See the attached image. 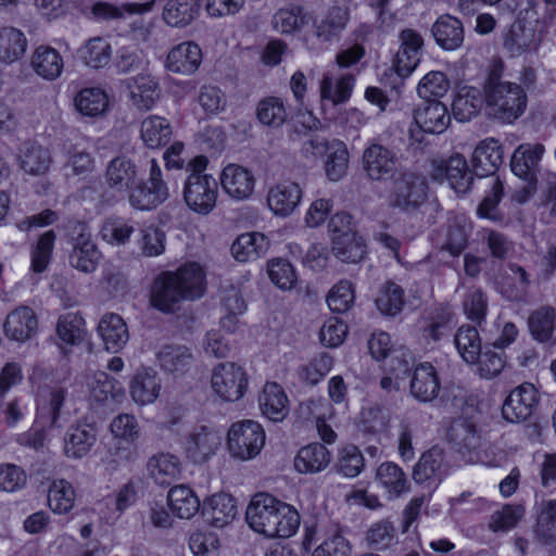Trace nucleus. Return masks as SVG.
I'll list each match as a JSON object with an SVG mask.
<instances>
[{
  "label": "nucleus",
  "mask_w": 556,
  "mask_h": 556,
  "mask_svg": "<svg viewBox=\"0 0 556 556\" xmlns=\"http://www.w3.org/2000/svg\"><path fill=\"white\" fill-rule=\"evenodd\" d=\"M245 519L254 532L268 539L291 538L301 523L295 507L268 493H257L251 498Z\"/></svg>",
  "instance_id": "f257e3e1"
},
{
  "label": "nucleus",
  "mask_w": 556,
  "mask_h": 556,
  "mask_svg": "<svg viewBox=\"0 0 556 556\" xmlns=\"http://www.w3.org/2000/svg\"><path fill=\"white\" fill-rule=\"evenodd\" d=\"M245 368L235 362H223L213 367L210 376L212 395L222 403L240 401L249 389Z\"/></svg>",
  "instance_id": "f03ea898"
},
{
  "label": "nucleus",
  "mask_w": 556,
  "mask_h": 556,
  "mask_svg": "<svg viewBox=\"0 0 556 556\" xmlns=\"http://www.w3.org/2000/svg\"><path fill=\"white\" fill-rule=\"evenodd\" d=\"M169 197L162 169L155 159H151L149 177L137 178L127 190L129 205L137 211H152L163 204Z\"/></svg>",
  "instance_id": "7ed1b4c3"
},
{
  "label": "nucleus",
  "mask_w": 556,
  "mask_h": 556,
  "mask_svg": "<svg viewBox=\"0 0 556 556\" xmlns=\"http://www.w3.org/2000/svg\"><path fill=\"white\" fill-rule=\"evenodd\" d=\"M266 442V433L261 424L245 419L232 424L227 432V447L231 457L239 460L255 458Z\"/></svg>",
  "instance_id": "20e7f679"
},
{
  "label": "nucleus",
  "mask_w": 556,
  "mask_h": 556,
  "mask_svg": "<svg viewBox=\"0 0 556 556\" xmlns=\"http://www.w3.org/2000/svg\"><path fill=\"white\" fill-rule=\"evenodd\" d=\"M428 191L425 177L417 173H403L393 182L392 205L407 212L417 210L427 201Z\"/></svg>",
  "instance_id": "39448f33"
},
{
  "label": "nucleus",
  "mask_w": 556,
  "mask_h": 556,
  "mask_svg": "<svg viewBox=\"0 0 556 556\" xmlns=\"http://www.w3.org/2000/svg\"><path fill=\"white\" fill-rule=\"evenodd\" d=\"M494 100L484 99L490 113L503 123L511 124L518 119L527 109L528 97L526 90L518 84L504 88Z\"/></svg>",
  "instance_id": "423d86ee"
},
{
  "label": "nucleus",
  "mask_w": 556,
  "mask_h": 556,
  "mask_svg": "<svg viewBox=\"0 0 556 556\" xmlns=\"http://www.w3.org/2000/svg\"><path fill=\"white\" fill-rule=\"evenodd\" d=\"M539 404V392L529 382L516 387L502 405V416L508 422L527 420Z\"/></svg>",
  "instance_id": "0eeeda50"
},
{
  "label": "nucleus",
  "mask_w": 556,
  "mask_h": 556,
  "mask_svg": "<svg viewBox=\"0 0 556 556\" xmlns=\"http://www.w3.org/2000/svg\"><path fill=\"white\" fill-rule=\"evenodd\" d=\"M217 197L218 182L215 178L184 182V202L195 214L208 215L216 206Z\"/></svg>",
  "instance_id": "6e6552de"
},
{
  "label": "nucleus",
  "mask_w": 556,
  "mask_h": 556,
  "mask_svg": "<svg viewBox=\"0 0 556 556\" xmlns=\"http://www.w3.org/2000/svg\"><path fill=\"white\" fill-rule=\"evenodd\" d=\"M220 444L222 437L218 431L207 427H200L188 434L182 448L189 462L201 465L216 454Z\"/></svg>",
  "instance_id": "1a4fd4ad"
},
{
  "label": "nucleus",
  "mask_w": 556,
  "mask_h": 556,
  "mask_svg": "<svg viewBox=\"0 0 556 556\" xmlns=\"http://www.w3.org/2000/svg\"><path fill=\"white\" fill-rule=\"evenodd\" d=\"M400 48L393 60V67L396 74L408 77L418 66L424 48V38L415 29L405 28L400 31Z\"/></svg>",
  "instance_id": "9d476101"
},
{
  "label": "nucleus",
  "mask_w": 556,
  "mask_h": 556,
  "mask_svg": "<svg viewBox=\"0 0 556 556\" xmlns=\"http://www.w3.org/2000/svg\"><path fill=\"white\" fill-rule=\"evenodd\" d=\"M38 328L39 320L36 312L26 305L10 311L2 325L4 337L18 343L33 339Z\"/></svg>",
  "instance_id": "9b49d317"
},
{
  "label": "nucleus",
  "mask_w": 556,
  "mask_h": 556,
  "mask_svg": "<svg viewBox=\"0 0 556 556\" xmlns=\"http://www.w3.org/2000/svg\"><path fill=\"white\" fill-rule=\"evenodd\" d=\"M452 115L440 100H424L414 110V123L424 134L440 135L451 124Z\"/></svg>",
  "instance_id": "f8f14e48"
},
{
  "label": "nucleus",
  "mask_w": 556,
  "mask_h": 556,
  "mask_svg": "<svg viewBox=\"0 0 556 556\" xmlns=\"http://www.w3.org/2000/svg\"><path fill=\"white\" fill-rule=\"evenodd\" d=\"M307 144L306 150H311L315 155L327 153L325 172L329 180L339 181L344 177L349 164V151L343 142L338 141L330 146L324 139L312 138Z\"/></svg>",
  "instance_id": "ddd939ff"
},
{
  "label": "nucleus",
  "mask_w": 556,
  "mask_h": 556,
  "mask_svg": "<svg viewBox=\"0 0 556 556\" xmlns=\"http://www.w3.org/2000/svg\"><path fill=\"white\" fill-rule=\"evenodd\" d=\"M503 163V144L496 138L489 137L481 140L472 152V170L479 178L494 176Z\"/></svg>",
  "instance_id": "4468645a"
},
{
  "label": "nucleus",
  "mask_w": 556,
  "mask_h": 556,
  "mask_svg": "<svg viewBox=\"0 0 556 556\" xmlns=\"http://www.w3.org/2000/svg\"><path fill=\"white\" fill-rule=\"evenodd\" d=\"M544 153V146L520 144L510 159V170L518 178L527 184H538L540 162Z\"/></svg>",
  "instance_id": "2eb2a0df"
},
{
  "label": "nucleus",
  "mask_w": 556,
  "mask_h": 556,
  "mask_svg": "<svg viewBox=\"0 0 556 556\" xmlns=\"http://www.w3.org/2000/svg\"><path fill=\"white\" fill-rule=\"evenodd\" d=\"M220 185L225 193L230 198L245 200L254 191L255 178L248 168L230 163L220 173Z\"/></svg>",
  "instance_id": "dca6fc26"
},
{
  "label": "nucleus",
  "mask_w": 556,
  "mask_h": 556,
  "mask_svg": "<svg viewBox=\"0 0 556 556\" xmlns=\"http://www.w3.org/2000/svg\"><path fill=\"white\" fill-rule=\"evenodd\" d=\"M149 477L159 485H169L180 479L184 465L180 457L170 452H157L147 463Z\"/></svg>",
  "instance_id": "f3484780"
},
{
  "label": "nucleus",
  "mask_w": 556,
  "mask_h": 556,
  "mask_svg": "<svg viewBox=\"0 0 556 556\" xmlns=\"http://www.w3.org/2000/svg\"><path fill=\"white\" fill-rule=\"evenodd\" d=\"M167 273L172 276L173 282L185 300H195L204 294L206 289L205 274L199 264L188 263L175 271Z\"/></svg>",
  "instance_id": "a211bd4d"
},
{
  "label": "nucleus",
  "mask_w": 556,
  "mask_h": 556,
  "mask_svg": "<svg viewBox=\"0 0 556 556\" xmlns=\"http://www.w3.org/2000/svg\"><path fill=\"white\" fill-rule=\"evenodd\" d=\"M431 34L435 43L444 51L459 49L465 40L463 22L451 15H440L431 27Z\"/></svg>",
  "instance_id": "6ab92c4d"
},
{
  "label": "nucleus",
  "mask_w": 556,
  "mask_h": 556,
  "mask_svg": "<svg viewBox=\"0 0 556 556\" xmlns=\"http://www.w3.org/2000/svg\"><path fill=\"white\" fill-rule=\"evenodd\" d=\"M363 164L370 179L386 180L393 175L395 156L391 150L382 144L372 143L363 153Z\"/></svg>",
  "instance_id": "aec40b11"
},
{
  "label": "nucleus",
  "mask_w": 556,
  "mask_h": 556,
  "mask_svg": "<svg viewBox=\"0 0 556 556\" xmlns=\"http://www.w3.org/2000/svg\"><path fill=\"white\" fill-rule=\"evenodd\" d=\"M351 18L348 7H329L318 22L315 23V35L320 42L331 43L338 40Z\"/></svg>",
  "instance_id": "412c9836"
},
{
  "label": "nucleus",
  "mask_w": 556,
  "mask_h": 556,
  "mask_svg": "<svg viewBox=\"0 0 556 556\" xmlns=\"http://www.w3.org/2000/svg\"><path fill=\"white\" fill-rule=\"evenodd\" d=\"M97 332L104 349L113 353L119 352L129 340V331L125 320L115 313H108L101 317Z\"/></svg>",
  "instance_id": "4be33fe9"
},
{
  "label": "nucleus",
  "mask_w": 556,
  "mask_h": 556,
  "mask_svg": "<svg viewBox=\"0 0 556 556\" xmlns=\"http://www.w3.org/2000/svg\"><path fill=\"white\" fill-rule=\"evenodd\" d=\"M303 190L299 184L282 181L271 187L267 194V205L277 216H288L301 202Z\"/></svg>",
  "instance_id": "5701e85b"
},
{
  "label": "nucleus",
  "mask_w": 556,
  "mask_h": 556,
  "mask_svg": "<svg viewBox=\"0 0 556 556\" xmlns=\"http://www.w3.org/2000/svg\"><path fill=\"white\" fill-rule=\"evenodd\" d=\"M257 401L262 415L270 421L280 422L289 414V399L276 382H266Z\"/></svg>",
  "instance_id": "b1692460"
},
{
  "label": "nucleus",
  "mask_w": 556,
  "mask_h": 556,
  "mask_svg": "<svg viewBox=\"0 0 556 556\" xmlns=\"http://www.w3.org/2000/svg\"><path fill=\"white\" fill-rule=\"evenodd\" d=\"M437 173L444 176L450 187L456 192L465 194L470 190L475 173L469 167L467 160L462 154L448 157L437 167Z\"/></svg>",
  "instance_id": "393cba45"
},
{
  "label": "nucleus",
  "mask_w": 556,
  "mask_h": 556,
  "mask_svg": "<svg viewBox=\"0 0 556 556\" xmlns=\"http://www.w3.org/2000/svg\"><path fill=\"white\" fill-rule=\"evenodd\" d=\"M202 62V50L193 41H184L173 47L166 58L168 71L177 74H192Z\"/></svg>",
  "instance_id": "a878e982"
},
{
  "label": "nucleus",
  "mask_w": 556,
  "mask_h": 556,
  "mask_svg": "<svg viewBox=\"0 0 556 556\" xmlns=\"http://www.w3.org/2000/svg\"><path fill=\"white\" fill-rule=\"evenodd\" d=\"M161 389V379L152 368L139 369L129 384L132 401L141 406L154 403L160 396Z\"/></svg>",
  "instance_id": "bb28decb"
},
{
  "label": "nucleus",
  "mask_w": 556,
  "mask_h": 556,
  "mask_svg": "<svg viewBox=\"0 0 556 556\" xmlns=\"http://www.w3.org/2000/svg\"><path fill=\"white\" fill-rule=\"evenodd\" d=\"M484 101V92L473 86L460 87L452 102V114L457 122H469L477 116Z\"/></svg>",
  "instance_id": "cd10ccee"
},
{
  "label": "nucleus",
  "mask_w": 556,
  "mask_h": 556,
  "mask_svg": "<svg viewBox=\"0 0 556 556\" xmlns=\"http://www.w3.org/2000/svg\"><path fill=\"white\" fill-rule=\"evenodd\" d=\"M110 105V96L101 87L81 88L74 97L76 111L86 117H101L109 111Z\"/></svg>",
  "instance_id": "c85d7f7f"
},
{
  "label": "nucleus",
  "mask_w": 556,
  "mask_h": 556,
  "mask_svg": "<svg viewBox=\"0 0 556 556\" xmlns=\"http://www.w3.org/2000/svg\"><path fill=\"white\" fill-rule=\"evenodd\" d=\"M410 393L419 402L433 401L440 392V380L434 367L428 363L416 366L410 380Z\"/></svg>",
  "instance_id": "c756f323"
},
{
  "label": "nucleus",
  "mask_w": 556,
  "mask_h": 556,
  "mask_svg": "<svg viewBox=\"0 0 556 556\" xmlns=\"http://www.w3.org/2000/svg\"><path fill=\"white\" fill-rule=\"evenodd\" d=\"M203 511L216 528H224L237 517L236 500L228 493L219 492L204 501Z\"/></svg>",
  "instance_id": "7c9ffc66"
},
{
  "label": "nucleus",
  "mask_w": 556,
  "mask_h": 556,
  "mask_svg": "<svg viewBox=\"0 0 556 556\" xmlns=\"http://www.w3.org/2000/svg\"><path fill=\"white\" fill-rule=\"evenodd\" d=\"M157 358L161 367L176 377L188 374L194 366L192 352L189 348L180 344L163 346L157 354Z\"/></svg>",
  "instance_id": "2f4dec72"
},
{
  "label": "nucleus",
  "mask_w": 556,
  "mask_h": 556,
  "mask_svg": "<svg viewBox=\"0 0 556 556\" xmlns=\"http://www.w3.org/2000/svg\"><path fill=\"white\" fill-rule=\"evenodd\" d=\"M331 462L330 451L320 443H313L299 450L294 457V468L300 473H318Z\"/></svg>",
  "instance_id": "473e14b6"
},
{
  "label": "nucleus",
  "mask_w": 556,
  "mask_h": 556,
  "mask_svg": "<svg viewBox=\"0 0 556 556\" xmlns=\"http://www.w3.org/2000/svg\"><path fill=\"white\" fill-rule=\"evenodd\" d=\"M97 441L96 432L88 426H72L63 438V454L68 459H81Z\"/></svg>",
  "instance_id": "72a5a7b5"
},
{
  "label": "nucleus",
  "mask_w": 556,
  "mask_h": 556,
  "mask_svg": "<svg viewBox=\"0 0 556 556\" xmlns=\"http://www.w3.org/2000/svg\"><path fill=\"white\" fill-rule=\"evenodd\" d=\"M167 505L179 519H191L200 509V500L187 484H176L167 493Z\"/></svg>",
  "instance_id": "f704fd0d"
},
{
  "label": "nucleus",
  "mask_w": 556,
  "mask_h": 556,
  "mask_svg": "<svg viewBox=\"0 0 556 556\" xmlns=\"http://www.w3.org/2000/svg\"><path fill=\"white\" fill-rule=\"evenodd\" d=\"M185 300L178 291L167 271L161 274L153 282L150 292V302L153 307L161 312H172L175 305Z\"/></svg>",
  "instance_id": "c9c22d12"
},
{
  "label": "nucleus",
  "mask_w": 556,
  "mask_h": 556,
  "mask_svg": "<svg viewBox=\"0 0 556 556\" xmlns=\"http://www.w3.org/2000/svg\"><path fill=\"white\" fill-rule=\"evenodd\" d=\"M173 129L163 116L150 115L141 122L140 136L149 149H160L170 141Z\"/></svg>",
  "instance_id": "e433bc0d"
},
{
  "label": "nucleus",
  "mask_w": 556,
  "mask_h": 556,
  "mask_svg": "<svg viewBox=\"0 0 556 556\" xmlns=\"http://www.w3.org/2000/svg\"><path fill=\"white\" fill-rule=\"evenodd\" d=\"M328 230L332 237L331 243H366L357 230V223L348 212H337L328 223Z\"/></svg>",
  "instance_id": "4c0bfd02"
},
{
  "label": "nucleus",
  "mask_w": 556,
  "mask_h": 556,
  "mask_svg": "<svg viewBox=\"0 0 556 556\" xmlns=\"http://www.w3.org/2000/svg\"><path fill=\"white\" fill-rule=\"evenodd\" d=\"M376 480L389 498L399 497L408 490L406 475L394 463L381 464L377 469Z\"/></svg>",
  "instance_id": "58836bf2"
},
{
  "label": "nucleus",
  "mask_w": 556,
  "mask_h": 556,
  "mask_svg": "<svg viewBox=\"0 0 556 556\" xmlns=\"http://www.w3.org/2000/svg\"><path fill=\"white\" fill-rule=\"evenodd\" d=\"M31 65L38 76L53 80L61 75L64 63L58 50L40 46L31 56Z\"/></svg>",
  "instance_id": "ea45409f"
},
{
  "label": "nucleus",
  "mask_w": 556,
  "mask_h": 556,
  "mask_svg": "<svg viewBox=\"0 0 556 556\" xmlns=\"http://www.w3.org/2000/svg\"><path fill=\"white\" fill-rule=\"evenodd\" d=\"M304 410L315 420L320 439L326 443H333L337 434L327 424V421H332L336 417L332 405L321 400H311L302 406V412Z\"/></svg>",
  "instance_id": "a19ab883"
},
{
  "label": "nucleus",
  "mask_w": 556,
  "mask_h": 556,
  "mask_svg": "<svg viewBox=\"0 0 556 556\" xmlns=\"http://www.w3.org/2000/svg\"><path fill=\"white\" fill-rule=\"evenodd\" d=\"M137 178V165L126 156H116L106 168L108 184L117 190L127 191Z\"/></svg>",
  "instance_id": "79ce46f5"
},
{
  "label": "nucleus",
  "mask_w": 556,
  "mask_h": 556,
  "mask_svg": "<svg viewBox=\"0 0 556 556\" xmlns=\"http://www.w3.org/2000/svg\"><path fill=\"white\" fill-rule=\"evenodd\" d=\"M198 0H168L163 9V20L172 27H185L199 14Z\"/></svg>",
  "instance_id": "37998d69"
},
{
  "label": "nucleus",
  "mask_w": 556,
  "mask_h": 556,
  "mask_svg": "<svg viewBox=\"0 0 556 556\" xmlns=\"http://www.w3.org/2000/svg\"><path fill=\"white\" fill-rule=\"evenodd\" d=\"M27 48L24 33L15 27L0 29V62L11 64L20 60Z\"/></svg>",
  "instance_id": "c03bdc74"
},
{
  "label": "nucleus",
  "mask_w": 556,
  "mask_h": 556,
  "mask_svg": "<svg viewBox=\"0 0 556 556\" xmlns=\"http://www.w3.org/2000/svg\"><path fill=\"white\" fill-rule=\"evenodd\" d=\"M131 100L139 110L152 109L160 98L159 83L151 75L140 74L130 86Z\"/></svg>",
  "instance_id": "a18cd8bd"
},
{
  "label": "nucleus",
  "mask_w": 556,
  "mask_h": 556,
  "mask_svg": "<svg viewBox=\"0 0 556 556\" xmlns=\"http://www.w3.org/2000/svg\"><path fill=\"white\" fill-rule=\"evenodd\" d=\"M76 493L71 482L56 479L48 490L49 508L58 515L68 514L75 506Z\"/></svg>",
  "instance_id": "49530a36"
},
{
  "label": "nucleus",
  "mask_w": 556,
  "mask_h": 556,
  "mask_svg": "<svg viewBox=\"0 0 556 556\" xmlns=\"http://www.w3.org/2000/svg\"><path fill=\"white\" fill-rule=\"evenodd\" d=\"M87 387L89 389L90 395L97 402H106L110 399H117L123 394L122 384L110 378L109 375L104 371H93L87 375Z\"/></svg>",
  "instance_id": "de8ad7c7"
},
{
  "label": "nucleus",
  "mask_w": 556,
  "mask_h": 556,
  "mask_svg": "<svg viewBox=\"0 0 556 556\" xmlns=\"http://www.w3.org/2000/svg\"><path fill=\"white\" fill-rule=\"evenodd\" d=\"M288 110L283 100L269 96L257 103L256 117L262 125L279 128L288 121Z\"/></svg>",
  "instance_id": "09e8293b"
},
{
  "label": "nucleus",
  "mask_w": 556,
  "mask_h": 556,
  "mask_svg": "<svg viewBox=\"0 0 556 556\" xmlns=\"http://www.w3.org/2000/svg\"><path fill=\"white\" fill-rule=\"evenodd\" d=\"M134 231L131 219L111 215L103 219L99 235L106 243H127Z\"/></svg>",
  "instance_id": "8fccbe9b"
},
{
  "label": "nucleus",
  "mask_w": 556,
  "mask_h": 556,
  "mask_svg": "<svg viewBox=\"0 0 556 556\" xmlns=\"http://www.w3.org/2000/svg\"><path fill=\"white\" fill-rule=\"evenodd\" d=\"M531 336L539 342H546L556 330V312L553 307L542 306L534 311L528 320Z\"/></svg>",
  "instance_id": "3c124183"
},
{
  "label": "nucleus",
  "mask_w": 556,
  "mask_h": 556,
  "mask_svg": "<svg viewBox=\"0 0 556 556\" xmlns=\"http://www.w3.org/2000/svg\"><path fill=\"white\" fill-rule=\"evenodd\" d=\"M454 342L459 355L466 363L473 364L478 361L481 354V339L475 327L468 325L459 327Z\"/></svg>",
  "instance_id": "603ef678"
},
{
  "label": "nucleus",
  "mask_w": 556,
  "mask_h": 556,
  "mask_svg": "<svg viewBox=\"0 0 556 556\" xmlns=\"http://www.w3.org/2000/svg\"><path fill=\"white\" fill-rule=\"evenodd\" d=\"M79 58L89 67L101 68L109 64L112 55V48L108 40L102 37L89 39L79 50Z\"/></svg>",
  "instance_id": "864d4df0"
},
{
  "label": "nucleus",
  "mask_w": 556,
  "mask_h": 556,
  "mask_svg": "<svg viewBox=\"0 0 556 556\" xmlns=\"http://www.w3.org/2000/svg\"><path fill=\"white\" fill-rule=\"evenodd\" d=\"M443 451L439 447H432L424 453L414 468V479L421 483L432 478H441L443 475Z\"/></svg>",
  "instance_id": "5fc2aeb1"
},
{
  "label": "nucleus",
  "mask_w": 556,
  "mask_h": 556,
  "mask_svg": "<svg viewBox=\"0 0 556 556\" xmlns=\"http://www.w3.org/2000/svg\"><path fill=\"white\" fill-rule=\"evenodd\" d=\"M355 85V77L352 74H345L339 77L336 84L328 77H325L320 84V97L323 100H329L334 104L345 103L352 96Z\"/></svg>",
  "instance_id": "6e6d98bb"
},
{
  "label": "nucleus",
  "mask_w": 556,
  "mask_h": 556,
  "mask_svg": "<svg viewBox=\"0 0 556 556\" xmlns=\"http://www.w3.org/2000/svg\"><path fill=\"white\" fill-rule=\"evenodd\" d=\"M85 320L76 313H66L59 317L56 334L59 339L71 345L79 344L85 337Z\"/></svg>",
  "instance_id": "4d7b16f0"
},
{
  "label": "nucleus",
  "mask_w": 556,
  "mask_h": 556,
  "mask_svg": "<svg viewBox=\"0 0 556 556\" xmlns=\"http://www.w3.org/2000/svg\"><path fill=\"white\" fill-rule=\"evenodd\" d=\"M274 23L282 34H292L307 23V15L302 5L291 4L275 13Z\"/></svg>",
  "instance_id": "13d9d810"
},
{
  "label": "nucleus",
  "mask_w": 556,
  "mask_h": 556,
  "mask_svg": "<svg viewBox=\"0 0 556 556\" xmlns=\"http://www.w3.org/2000/svg\"><path fill=\"white\" fill-rule=\"evenodd\" d=\"M110 431L119 442L132 444L141 437V428L135 415L119 414L110 424Z\"/></svg>",
  "instance_id": "bf43d9fd"
},
{
  "label": "nucleus",
  "mask_w": 556,
  "mask_h": 556,
  "mask_svg": "<svg viewBox=\"0 0 556 556\" xmlns=\"http://www.w3.org/2000/svg\"><path fill=\"white\" fill-rule=\"evenodd\" d=\"M450 89L446 74L440 71L427 73L418 84L417 91L424 100H439Z\"/></svg>",
  "instance_id": "052dcab7"
},
{
  "label": "nucleus",
  "mask_w": 556,
  "mask_h": 556,
  "mask_svg": "<svg viewBox=\"0 0 556 556\" xmlns=\"http://www.w3.org/2000/svg\"><path fill=\"white\" fill-rule=\"evenodd\" d=\"M267 274L270 281L282 291L292 290L298 281L295 269L288 261L282 258L269 261Z\"/></svg>",
  "instance_id": "680f3d73"
},
{
  "label": "nucleus",
  "mask_w": 556,
  "mask_h": 556,
  "mask_svg": "<svg viewBox=\"0 0 556 556\" xmlns=\"http://www.w3.org/2000/svg\"><path fill=\"white\" fill-rule=\"evenodd\" d=\"M525 513V506L521 504H505L492 514L489 527L493 532L508 531L518 525Z\"/></svg>",
  "instance_id": "e2e57ef3"
},
{
  "label": "nucleus",
  "mask_w": 556,
  "mask_h": 556,
  "mask_svg": "<svg viewBox=\"0 0 556 556\" xmlns=\"http://www.w3.org/2000/svg\"><path fill=\"white\" fill-rule=\"evenodd\" d=\"M327 305L334 313H345L354 304L355 290L348 280H341L334 285L327 295Z\"/></svg>",
  "instance_id": "0e129e2a"
},
{
  "label": "nucleus",
  "mask_w": 556,
  "mask_h": 556,
  "mask_svg": "<svg viewBox=\"0 0 556 556\" xmlns=\"http://www.w3.org/2000/svg\"><path fill=\"white\" fill-rule=\"evenodd\" d=\"M51 165L49 151L40 146L31 144L21 156L22 168L30 175L46 174Z\"/></svg>",
  "instance_id": "69168bd1"
},
{
  "label": "nucleus",
  "mask_w": 556,
  "mask_h": 556,
  "mask_svg": "<svg viewBox=\"0 0 556 556\" xmlns=\"http://www.w3.org/2000/svg\"><path fill=\"white\" fill-rule=\"evenodd\" d=\"M58 232L66 238L68 243H93L91 228L88 222L67 217L56 225Z\"/></svg>",
  "instance_id": "338daca9"
},
{
  "label": "nucleus",
  "mask_w": 556,
  "mask_h": 556,
  "mask_svg": "<svg viewBox=\"0 0 556 556\" xmlns=\"http://www.w3.org/2000/svg\"><path fill=\"white\" fill-rule=\"evenodd\" d=\"M377 308L386 315H396L404 305V294L400 286L388 282L376 299Z\"/></svg>",
  "instance_id": "774afa93"
}]
</instances>
